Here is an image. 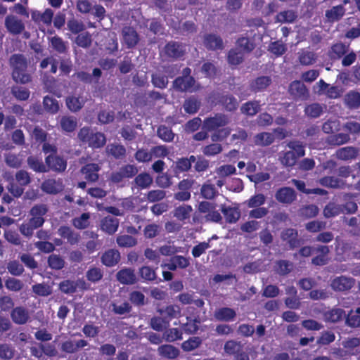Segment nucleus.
<instances>
[{"instance_id":"nucleus-58","label":"nucleus","mask_w":360,"mask_h":360,"mask_svg":"<svg viewBox=\"0 0 360 360\" xmlns=\"http://www.w3.org/2000/svg\"><path fill=\"white\" fill-rule=\"evenodd\" d=\"M218 191L214 184H204L200 188V194L207 200H212L217 195Z\"/></svg>"},{"instance_id":"nucleus-39","label":"nucleus","mask_w":360,"mask_h":360,"mask_svg":"<svg viewBox=\"0 0 360 360\" xmlns=\"http://www.w3.org/2000/svg\"><path fill=\"white\" fill-rule=\"evenodd\" d=\"M345 13V9L342 5L333 6L332 8L326 11V17L329 22H335L339 20Z\"/></svg>"},{"instance_id":"nucleus-43","label":"nucleus","mask_w":360,"mask_h":360,"mask_svg":"<svg viewBox=\"0 0 360 360\" xmlns=\"http://www.w3.org/2000/svg\"><path fill=\"white\" fill-rule=\"evenodd\" d=\"M200 101L195 96H191L184 101L183 107L188 114L196 113L200 107Z\"/></svg>"},{"instance_id":"nucleus-42","label":"nucleus","mask_w":360,"mask_h":360,"mask_svg":"<svg viewBox=\"0 0 360 360\" xmlns=\"http://www.w3.org/2000/svg\"><path fill=\"white\" fill-rule=\"evenodd\" d=\"M106 152L115 159H122L126 155V148L121 144L111 143L106 147Z\"/></svg>"},{"instance_id":"nucleus-13","label":"nucleus","mask_w":360,"mask_h":360,"mask_svg":"<svg viewBox=\"0 0 360 360\" xmlns=\"http://www.w3.org/2000/svg\"><path fill=\"white\" fill-rule=\"evenodd\" d=\"M275 198L280 203L290 205L296 200L297 193L293 188L285 186L277 190Z\"/></svg>"},{"instance_id":"nucleus-21","label":"nucleus","mask_w":360,"mask_h":360,"mask_svg":"<svg viewBox=\"0 0 360 360\" xmlns=\"http://www.w3.org/2000/svg\"><path fill=\"white\" fill-rule=\"evenodd\" d=\"M214 317L218 321L231 322L236 317V311L230 307H220L214 312Z\"/></svg>"},{"instance_id":"nucleus-28","label":"nucleus","mask_w":360,"mask_h":360,"mask_svg":"<svg viewBox=\"0 0 360 360\" xmlns=\"http://www.w3.org/2000/svg\"><path fill=\"white\" fill-rule=\"evenodd\" d=\"M349 46L342 42L334 44L328 51V57L336 60L342 58L348 52Z\"/></svg>"},{"instance_id":"nucleus-52","label":"nucleus","mask_w":360,"mask_h":360,"mask_svg":"<svg viewBox=\"0 0 360 360\" xmlns=\"http://www.w3.org/2000/svg\"><path fill=\"white\" fill-rule=\"evenodd\" d=\"M84 104V101L80 97L70 96L66 98V105L72 112H78Z\"/></svg>"},{"instance_id":"nucleus-16","label":"nucleus","mask_w":360,"mask_h":360,"mask_svg":"<svg viewBox=\"0 0 360 360\" xmlns=\"http://www.w3.org/2000/svg\"><path fill=\"white\" fill-rule=\"evenodd\" d=\"M203 45L208 51L222 50L224 47L222 38L214 33L204 35Z\"/></svg>"},{"instance_id":"nucleus-50","label":"nucleus","mask_w":360,"mask_h":360,"mask_svg":"<svg viewBox=\"0 0 360 360\" xmlns=\"http://www.w3.org/2000/svg\"><path fill=\"white\" fill-rule=\"evenodd\" d=\"M192 210L191 205H183L174 209V216L179 221H184L190 217Z\"/></svg>"},{"instance_id":"nucleus-1","label":"nucleus","mask_w":360,"mask_h":360,"mask_svg":"<svg viewBox=\"0 0 360 360\" xmlns=\"http://www.w3.org/2000/svg\"><path fill=\"white\" fill-rule=\"evenodd\" d=\"M216 204L209 201L200 202L197 210L193 216V222L200 224L221 223L222 217L216 210Z\"/></svg>"},{"instance_id":"nucleus-11","label":"nucleus","mask_w":360,"mask_h":360,"mask_svg":"<svg viewBox=\"0 0 360 360\" xmlns=\"http://www.w3.org/2000/svg\"><path fill=\"white\" fill-rule=\"evenodd\" d=\"M355 280L345 276H337L331 281L330 286L334 291L349 290L354 285Z\"/></svg>"},{"instance_id":"nucleus-4","label":"nucleus","mask_w":360,"mask_h":360,"mask_svg":"<svg viewBox=\"0 0 360 360\" xmlns=\"http://www.w3.org/2000/svg\"><path fill=\"white\" fill-rule=\"evenodd\" d=\"M191 70L186 67L183 69L182 76L176 77L173 82V87L179 91H188L195 84V79L191 76Z\"/></svg>"},{"instance_id":"nucleus-25","label":"nucleus","mask_w":360,"mask_h":360,"mask_svg":"<svg viewBox=\"0 0 360 360\" xmlns=\"http://www.w3.org/2000/svg\"><path fill=\"white\" fill-rule=\"evenodd\" d=\"M13 321L18 325H22L27 322L30 319L28 310L23 307L13 308L11 313Z\"/></svg>"},{"instance_id":"nucleus-6","label":"nucleus","mask_w":360,"mask_h":360,"mask_svg":"<svg viewBox=\"0 0 360 360\" xmlns=\"http://www.w3.org/2000/svg\"><path fill=\"white\" fill-rule=\"evenodd\" d=\"M163 52L166 57L178 60L185 55L186 46L181 42L170 41L165 44Z\"/></svg>"},{"instance_id":"nucleus-3","label":"nucleus","mask_w":360,"mask_h":360,"mask_svg":"<svg viewBox=\"0 0 360 360\" xmlns=\"http://www.w3.org/2000/svg\"><path fill=\"white\" fill-rule=\"evenodd\" d=\"M12 69V78L17 83L27 84L31 81V76L27 73V60L23 54L15 53L9 58Z\"/></svg>"},{"instance_id":"nucleus-57","label":"nucleus","mask_w":360,"mask_h":360,"mask_svg":"<svg viewBox=\"0 0 360 360\" xmlns=\"http://www.w3.org/2000/svg\"><path fill=\"white\" fill-rule=\"evenodd\" d=\"M139 276L145 281L153 282L157 278L155 270L148 266H143L139 269Z\"/></svg>"},{"instance_id":"nucleus-41","label":"nucleus","mask_w":360,"mask_h":360,"mask_svg":"<svg viewBox=\"0 0 360 360\" xmlns=\"http://www.w3.org/2000/svg\"><path fill=\"white\" fill-rule=\"evenodd\" d=\"M275 141V137L272 133L261 132L255 135V143L257 146H269Z\"/></svg>"},{"instance_id":"nucleus-38","label":"nucleus","mask_w":360,"mask_h":360,"mask_svg":"<svg viewBox=\"0 0 360 360\" xmlns=\"http://www.w3.org/2000/svg\"><path fill=\"white\" fill-rule=\"evenodd\" d=\"M196 160V157L193 155L188 158H178L176 161V169L180 172H188L191 169L192 164Z\"/></svg>"},{"instance_id":"nucleus-10","label":"nucleus","mask_w":360,"mask_h":360,"mask_svg":"<svg viewBox=\"0 0 360 360\" xmlns=\"http://www.w3.org/2000/svg\"><path fill=\"white\" fill-rule=\"evenodd\" d=\"M4 24L8 32L14 35L21 34L25 28L23 21L14 15H7Z\"/></svg>"},{"instance_id":"nucleus-24","label":"nucleus","mask_w":360,"mask_h":360,"mask_svg":"<svg viewBox=\"0 0 360 360\" xmlns=\"http://www.w3.org/2000/svg\"><path fill=\"white\" fill-rule=\"evenodd\" d=\"M359 153L357 148L353 146H345L340 148L335 152L336 158L338 160L347 161L355 159Z\"/></svg>"},{"instance_id":"nucleus-64","label":"nucleus","mask_w":360,"mask_h":360,"mask_svg":"<svg viewBox=\"0 0 360 360\" xmlns=\"http://www.w3.org/2000/svg\"><path fill=\"white\" fill-rule=\"evenodd\" d=\"M297 18L296 13L292 10H287L278 13L276 15V20L278 22L284 23L293 22Z\"/></svg>"},{"instance_id":"nucleus-60","label":"nucleus","mask_w":360,"mask_h":360,"mask_svg":"<svg viewBox=\"0 0 360 360\" xmlns=\"http://www.w3.org/2000/svg\"><path fill=\"white\" fill-rule=\"evenodd\" d=\"M116 242L121 248H131L136 245L137 240L130 235H120L117 237Z\"/></svg>"},{"instance_id":"nucleus-61","label":"nucleus","mask_w":360,"mask_h":360,"mask_svg":"<svg viewBox=\"0 0 360 360\" xmlns=\"http://www.w3.org/2000/svg\"><path fill=\"white\" fill-rule=\"evenodd\" d=\"M276 271L281 276L288 274L292 267V263L284 259L278 260L276 262Z\"/></svg>"},{"instance_id":"nucleus-23","label":"nucleus","mask_w":360,"mask_h":360,"mask_svg":"<svg viewBox=\"0 0 360 360\" xmlns=\"http://www.w3.org/2000/svg\"><path fill=\"white\" fill-rule=\"evenodd\" d=\"M272 80L269 76H259L250 84V90L255 93L264 91L271 84Z\"/></svg>"},{"instance_id":"nucleus-17","label":"nucleus","mask_w":360,"mask_h":360,"mask_svg":"<svg viewBox=\"0 0 360 360\" xmlns=\"http://www.w3.org/2000/svg\"><path fill=\"white\" fill-rule=\"evenodd\" d=\"M101 167L97 163H87L80 169V172L84 176V179L89 183H95L99 179L98 172Z\"/></svg>"},{"instance_id":"nucleus-33","label":"nucleus","mask_w":360,"mask_h":360,"mask_svg":"<svg viewBox=\"0 0 360 360\" xmlns=\"http://www.w3.org/2000/svg\"><path fill=\"white\" fill-rule=\"evenodd\" d=\"M221 211L225 217L226 221L229 224L236 223L240 217V212L238 207L223 205Z\"/></svg>"},{"instance_id":"nucleus-35","label":"nucleus","mask_w":360,"mask_h":360,"mask_svg":"<svg viewBox=\"0 0 360 360\" xmlns=\"http://www.w3.org/2000/svg\"><path fill=\"white\" fill-rule=\"evenodd\" d=\"M29 167L35 172L46 173L47 172L46 165L44 163L41 158L37 156L30 155L27 159Z\"/></svg>"},{"instance_id":"nucleus-54","label":"nucleus","mask_w":360,"mask_h":360,"mask_svg":"<svg viewBox=\"0 0 360 360\" xmlns=\"http://www.w3.org/2000/svg\"><path fill=\"white\" fill-rule=\"evenodd\" d=\"M345 316V312L342 309L335 308L325 314L326 321L336 323L341 321Z\"/></svg>"},{"instance_id":"nucleus-20","label":"nucleus","mask_w":360,"mask_h":360,"mask_svg":"<svg viewBox=\"0 0 360 360\" xmlns=\"http://www.w3.org/2000/svg\"><path fill=\"white\" fill-rule=\"evenodd\" d=\"M58 233L71 245H77L80 239V234L68 226H61L58 229Z\"/></svg>"},{"instance_id":"nucleus-9","label":"nucleus","mask_w":360,"mask_h":360,"mask_svg":"<svg viewBox=\"0 0 360 360\" xmlns=\"http://www.w3.org/2000/svg\"><path fill=\"white\" fill-rule=\"evenodd\" d=\"M48 211L49 207L47 205L44 203L36 204L30 211V214L32 216L30 219L37 226H42L45 222L44 216L46 214Z\"/></svg>"},{"instance_id":"nucleus-2","label":"nucleus","mask_w":360,"mask_h":360,"mask_svg":"<svg viewBox=\"0 0 360 360\" xmlns=\"http://www.w3.org/2000/svg\"><path fill=\"white\" fill-rule=\"evenodd\" d=\"M77 139L81 146H87L94 150L100 149L106 143L105 134L90 127H82L77 133Z\"/></svg>"},{"instance_id":"nucleus-47","label":"nucleus","mask_w":360,"mask_h":360,"mask_svg":"<svg viewBox=\"0 0 360 360\" xmlns=\"http://www.w3.org/2000/svg\"><path fill=\"white\" fill-rule=\"evenodd\" d=\"M319 183L323 186L332 188H340L345 184L342 180L331 176H326L321 178L319 179Z\"/></svg>"},{"instance_id":"nucleus-40","label":"nucleus","mask_w":360,"mask_h":360,"mask_svg":"<svg viewBox=\"0 0 360 360\" xmlns=\"http://www.w3.org/2000/svg\"><path fill=\"white\" fill-rule=\"evenodd\" d=\"M60 125L63 131L73 132L77 126V119L73 116H63L60 120Z\"/></svg>"},{"instance_id":"nucleus-30","label":"nucleus","mask_w":360,"mask_h":360,"mask_svg":"<svg viewBox=\"0 0 360 360\" xmlns=\"http://www.w3.org/2000/svg\"><path fill=\"white\" fill-rule=\"evenodd\" d=\"M120 260V253L117 250L110 249L105 251L102 257L101 262L106 266H114Z\"/></svg>"},{"instance_id":"nucleus-59","label":"nucleus","mask_w":360,"mask_h":360,"mask_svg":"<svg viewBox=\"0 0 360 360\" xmlns=\"http://www.w3.org/2000/svg\"><path fill=\"white\" fill-rule=\"evenodd\" d=\"M89 213H82L80 217H75L72 219V225L77 229H85L89 226Z\"/></svg>"},{"instance_id":"nucleus-15","label":"nucleus","mask_w":360,"mask_h":360,"mask_svg":"<svg viewBox=\"0 0 360 360\" xmlns=\"http://www.w3.org/2000/svg\"><path fill=\"white\" fill-rule=\"evenodd\" d=\"M54 13L51 8H46L44 12H41L39 11H32L31 13L32 20L37 25H40L41 23L46 25L51 26Z\"/></svg>"},{"instance_id":"nucleus-29","label":"nucleus","mask_w":360,"mask_h":360,"mask_svg":"<svg viewBox=\"0 0 360 360\" xmlns=\"http://www.w3.org/2000/svg\"><path fill=\"white\" fill-rule=\"evenodd\" d=\"M101 46L104 47L108 53L112 54L118 51V41L115 33H108L101 40Z\"/></svg>"},{"instance_id":"nucleus-46","label":"nucleus","mask_w":360,"mask_h":360,"mask_svg":"<svg viewBox=\"0 0 360 360\" xmlns=\"http://www.w3.org/2000/svg\"><path fill=\"white\" fill-rule=\"evenodd\" d=\"M298 159L291 150L281 152L279 155L281 163L287 167L295 166Z\"/></svg>"},{"instance_id":"nucleus-12","label":"nucleus","mask_w":360,"mask_h":360,"mask_svg":"<svg viewBox=\"0 0 360 360\" xmlns=\"http://www.w3.org/2000/svg\"><path fill=\"white\" fill-rule=\"evenodd\" d=\"M122 35L124 42L128 49L134 48L139 42V35L133 27H124L122 30Z\"/></svg>"},{"instance_id":"nucleus-37","label":"nucleus","mask_w":360,"mask_h":360,"mask_svg":"<svg viewBox=\"0 0 360 360\" xmlns=\"http://www.w3.org/2000/svg\"><path fill=\"white\" fill-rule=\"evenodd\" d=\"M52 49L59 54H65L68 51V44L60 37L54 36L49 39Z\"/></svg>"},{"instance_id":"nucleus-18","label":"nucleus","mask_w":360,"mask_h":360,"mask_svg":"<svg viewBox=\"0 0 360 360\" xmlns=\"http://www.w3.org/2000/svg\"><path fill=\"white\" fill-rule=\"evenodd\" d=\"M282 240L286 241L290 249L293 250L300 245V240L298 238V231L292 228L285 229L281 232Z\"/></svg>"},{"instance_id":"nucleus-32","label":"nucleus","mask_w":360,"mask_h":360,"mask_svg":"<svg viewBox=\"0 0 360 360\" xmlns=\"http://www.w3.org/2000/svg\"><path fill=\"white\" fill-rule=\"evenodd\" d=\"M158 354L167 359H174L179 356L178 348L172 345H162L158 348Z\"/></svg>"},{"instance_id":"nucleus-7","label":"nucleus","mask_w":360,"mask_h":360,"mask_svg":"<svg viewBox=\"0 0 360 360\" xmlns=\"http://www.w3.org/2000/svg\"><path fill=\"white\" fill-rule=\"evenodd\" d=\"M228 123L229 118L226 115L216 113L213 117H209L204 120L202 129L208 131H212L226 126Z\"/></svg>"},{"instance_id":"nucleus-14","label":"nucleus","mask_w":360,"mask_h":360,"mask_svg":"<svg viewBox=\"0 0 360 360\" xmlns=\"http://www.w3.org/2000/svg\"><path fill=\"white\" fill-rule=\"evenodd\" d=\"M314 252L318 255L311 259V264L315 266H324L328 262V255L330 253V248L328 245H317L314 247Z\"/></svg>"},{"instance_id":"nucleus-44","label":"nucleus","mask_w":360,"mask_h":360,"mask_svg":"<svg viewBox=\"0 0 360 360\" xmlns=\"http://www.w3.org/2000/svg\"><path fill=\"white\" fill-rule=\"evenodd\" d=\"M224 349L227 354L235 356L243 349V345L240 341L230 340L225 342Z\"/></svg>"},{"instance_id":"nucleus-22","label":"nucleus","mask_w":360,"mask_h":360,"mask_svg":"<svg viewBox=\"0 0 360 360\" xmlns=\"http://www.w3.org/2000/svg\"><path fill=\"white\" fill-rule=\"evenodd\" d=\"M117 281L123 285H133L137 281L134 270L131 268H124L120 270L116 275Z\"/></svg>"},{"instance_id":"nucleus-8","label":"nucleus","mask_w":360,"mask_h":360,"mask_svg":"<svg viewBox=\"0 0 360 360\" xmlns=\"http://www.w3.org/2000/svg\"><path fill=\"white\" fill-rule=\"evenodd\" d=\"M41 189L47 194H58L64 189L63 180L60 178H48L41 183Z\"/></svg>"},{"instance_id":"nucleus-53","label":"nucleus","mask_w":360,"mask_h":360,"mask_svg":"<svg viewBox=\"0 0 360 360\" xmlns=\"http://www.w3.org/2000/svg\"><path fill=\"white\" fill-rule=\"evenodd\" d=\"M201 344L202 340L200 338L194 336L183 342L181 347L183 351L189 352L199 347Z\"/></svg>"},{"instance_id":"nucleus-49","label":"nucleus","mask_w":360,"mask_h":360,"mask_svg":"<svg viewBox=\"0 0 360 360\" xmlns=\"http://www.w3.org/2000/svg\"><path fill=\"white\" fill-rule=\"evenodd\" d=\"M323 212L326 218H331L342 214V210L341 205L330 202L325 206Z\"/></svg>"},{"instance_id":"nucleus-63","label":"nucleus","mask_w":360,"mask_h":360,"mask_svg":"<svg viewBox=\"0 0 360 360\" xmlns=\"http://www.w3.org/2000/svg\"><path fill=\"white\" fill-rule=\"evenodd\" d=\"M161 226L157 224L152 223L146 225L143 229V236L146 239H152L160 234Z\"/></svg>"},{"instance_id":"nucleus-31","label":"nucleus","mask_w":360,"mask_h":360,"mask_svg":"<svg viewBox=\"0 0 360 360\" xmlns=\"http://www.w3.org/2000/svg\"><path fill=\"white\" fill-rule=\"evenodd\" d=\"M152 176L147 172H142L136 175L132 184L138 189H146L153 184Z\"/></svg>"},{"instance_id":"nucleus-62","label":"nucleus","mask_w":360,"mask_h":360,"mask_svg":"<svg viewBox=\"0 0 360 360\" xmlns=\"http://www.w3.org/2000/svg\"><path fill=\"white\" fill-rule=\"evenodd\" d=\"M151 82L155 87L164 89L168 85L167 77L160 73H154L151 76Z\"/></svg>"},{"instance_id":"nucleus-51","label":"nucleus","mask_w":360,"mask_h":360,"mask_svg":"<svg viewBox=\"0 0 360 360\" xmlns=\"http://www.w3.org/2000/svg\"><path fill=\"white\" fill-rule=\"evenodd\" d=\"M86 279L94 283L100 281L103 277V271L99 267L91 266L86 272Z\"/></svg>"},{"instance_id":"nucleus-36","label":"nucleus","mask_w":360,"mask_h":360,"mask_svg":"<svg viewBox=\"0 0 360 360\" xmlns=\"http://www.w3.org/2000/svg\"><path fill=\"white\" fill-rule=\"evenodd\" d=\"M261 110L259 101H251L243 103L240 107L241 113L248 116H255Z\"/></svg>"},{"instance_id":"nucleus-27","label":"nucleus","mask_w":360,"mask_h":360,"mask_svg":"<svg viewBox=\"0 0 360 360\" xmlns=\"http://www.w3.org/2000/svg\"><path fill=\"white\" fill-rule=\"evenodd\" d=\"M119 227V220L115 217L108 215L101 221V229L108 234L115 233Z\"/></svg>"},{"instance_id":"nucleus-26","label":"nucleus","mask_w":360,"mask_h":360,"mask_svg":"<svg viewBox=\"0 0 360 360\" xmlns=\"http://www.w3.org/2000/svg\"><path fill=\"white\" fill-rule=\"evenodd\" d=\"M289 94L299 98H302L308 96V89L306 86L299 80L292 82L288 87Z\"/></svg>"},{"instance_id":"nucleus-19","label":"nucleus","mask_w":360,"mask_h":360,"mask_svg":"<svg viewBox=\"0 0 360 360\" xmlns=\"http://www.w3.org/2000/svg\"><path fill=\"white\" fill-rule=\"evenodd\" d=\"M87 345L88 342L86 340L81 339L77 341L68 340L62 342L60 349L67 354H75Z\"/></svg>"},{"instance_id":"nucleus-56","label":"nucleus","mask_w":360,"mask_h":360,"mask_svg":"<svg viewBox=\"0 0 360 360\" xmlns=\"http://www.w3.org/2000/svg\"><path fill=\"white\" fill-rule=\"evenodd\" d=\"M43 105L44 109L51 114H55L59 110V104L58 101L51 96H44L43 100Z\"/></svg>"},{"instance_id":"nucleus-48","label":"nucleus","mask_w":360,"mask_h":360,"mask_svg":"<svg viewBox=\"0 0 360 360\" xmlns=\"http://www.w3.org/2000/svg\"><path fill=\"white\" fill-rule=\"evenodd\" d=\"M286 146L290 148L294 155L298 158H302L305 155V146L304 144L298 140L290 141Z\"/></svg>"},{"instance_id":"nucleus-55","label":"nucleus","mask_w":360,"mask_h":360,"mask_svg":"<svg viewBox=\"0 0 360 360\" xmlns=\"http://www.w3.org/2000/svg\"><path fill=\"white\" fill-rule=\"evenodd\" d=\"M49 266L54 270H60L65 266V260L59 255L52 254L48 257Z\"/></svg>"},{"instance_id":"nucleus-45","label":"nucleus","mask_w":360,"mask_h":360,"mask_svg":"<svg viewBox=\"0 0 360 360\" xmlns=\"http://www.w3.org/2000/svg\"><path fill=\"white\" fill-rule=\"evenodd\" d=\"M345 102L349 108L360 107V93L355 91H349L345 96Z\"/></svg>"},{"instance_id":"nucleus-5","label":"nucleus","mask_w":360,"mask_h":360,"mask_svg":"<svg viewBox=\"0 0 360 360\" xmlns=\"http://www.w3.org/2000/svg\"><path fill=\"white\" fill-rule=\"evenodd\" d=\"M47 172L49 171L61 174L66 170L68 166L67 160L58 154L48 155L45 158Z\"/></svg>"},{"instance_id":"nucleus-34","label":"nucleus","mask_w":360,"mask_h":360,"mask_svg":"<svg viewBox=\"0 0 360 360\" xmlns=\"http://www.w3.org/2000/svg\"><path fill=\"white\" fill-rule=\"evenodd\" d=\"M218 102L224 106L226 110L229 112L235 111L238 106L237 99L231 94L221 95Z\"/></svg>"}]
</instances>
